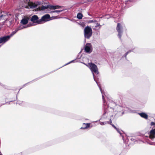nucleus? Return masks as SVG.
Masks as SVG:
<instances>
[{
    "label": "nucleus",
    "instance_id": "obj_22",
    "mask_svg": "<svg viewBox=\"0 0 155 155\" xmlns=\"http://www.w3.org/2000/svg\"><path fill=\"white\" fill-rule=\"evenodd\" d=\"M25 7L26 8H28V6H26V7Z\"/></svg>",
    "mask_w": 155,
    "mask_h": 155
},
{
    "label": "nucleus",
    "instance_id": "obj_8",
    "mask_svg": "<svg viewBox=\"0 0 155 155\" xmlns=\"http://www.w3.org/2000/svg\"><path fill=\"white\" fill-rule=\"evenodd\" d=\"M38 17L36 15H34L31 18V20L33 22L37 23L38 24Z\"/></svg>",
    "mask_w": 155,
    "mask_h": 155
},
{
    "label": "nucleus",
    "instance_id": "obj_7",
    "mask_svg": "<svg viewBox=\"0 0 155 155\" xmlns=\"http://www.w3.org/2000/svg\"><path fill=\"white\" fill-rule=\"evenodd\" d=\"M9 38L10 37L9 36H6L0 38V44L5 43L8 40Z\"/></svg>",
    "mask_w": 155,
    "mask_h": 155
},
{
    "label": "nucleus",
    "instance_id": "obj_10",
    "mask_svg": "<svg viewBox=\"0 0 155 155\" xmlns=\"http://www.w3.org/2000/svg\"><path fill=\"white\" fill-rule=\"evenodd\" d=\"M91 45L90 44L88 43L86 44L85 47V51L87 52H90L91 50Z\"/></svg>",
    "mask_w": 155,
    "mask_h": 155
},
{
    "label": "nucleus",
    "instance_id": "obj_18",
    "mask_svg": "<svg viewBox=\"0 0 155 155\" xmlns=\"http://www.w3.org/2000/svg\"><path fill=\"white\" fill-rule=\"evenodd\" d=\"M52 12H61V11H59V10H55V11H52Z\"/></svg>",
    "mask_w": 155,
    "mask_h": 155
},
{
    "label": "nucleus",
    "instance_id": "obj_21",
    "mask_svg": "<svg viewBox=\"0 0 155 155\" xmlns=\"http://www.w3.org/2000/svg\"><path fill=\"white\" fill-rule=\"evenodd\" d=\"M112 125V126H113V127H114V128H115V129H116V127L115 126H114L113 125Z\"/></svg>",
    "mask_w": 155,
    "mask_h": 155
},
{
    "label": "nucleus",
    "instance_id": "obj_3",
    "mask_svg": "<svg viewBox=\"0 0 155 155\" xmlns=\"http://www.w3.org/2000/svg\"><path fill=\"white\" fill-rule=\"evenodd\" d=\"M61 7V6L58 5L54 6V5H48L46 6H42L39 8L40 10H43L45 9L48 8H49L51 9H55L58 8H59Z\"/></svg>",
    "mask_w": 155,
    "mask_h": 155
},
{
    "label": "nucleus",
    "instance_id": "obj_2",
    "mask_svg": "<svg viewBox=\"0 0 155 155\" xmlns=\"http://www.w3.org/2000/svg\"><path fill=\"white\" fill-rule=\"evenodd\" d=\"M85 37L87 38H89L92 35V29L90 27L88 26H86L84 30Z\"/></svg>",
    "mask_w": 155,
    "mask_h": 155
},
{
    "label": "nucleus",
    "instance_id": "obj_1",
    "mask_svg": "<svg viewBox=\"0 0 155 155\" xmlns=\"http://www.w3.org/2000/svg\"><path fill=\"white\" fill-rule=\"evenodd\" d=\"M12 15L10 14H6L4 12H1L0 15V21H2L4 23H5L7 20H10L11 19L12 16L10 18Z\"/></svg>",
    "mask_w": 155,
    "mask_h": 155
},
{
    "label": "nucleus",
    "instance_id": "obj_20",
    "mask_svg": "<svg viewBox=\"0 0 155 155\" xmlns=\"http://www.w3.org/2000/svg\"><path fill=\"white\" fill-rule=\"evenodd\" d=\"M155 124V123L153 122H152L151 123V125H154Z\"/></svg>",
    "mask_w": 155,
    "mask_h": 155
},
{
    "label": "nucleus",
    "instance_id": "obj_13",
    "mask_svg": "<svg viewBox=\"0 0 155 155\" xmlns=\"http://www.w3.org/2000/svg\"><path fill=\"white\" fill-rule=\"evenodd\" d=\"M28 22V19L27 18L23 19L21 21V23L23 25H25Z\"/></svg>",
    "mask_w": 155,
    "mask_h": 155
},
{
    "label": "nucleus",
    "instance_id": "obj_6",
    "mask_svg": "<svg viewBox=\"0 0 155 155\" xmlns=\"http://www.w3.org/2000/svg\"><path fill=\"white\" fill-rule=\"evenodd\" d=\"M88 65L91 71L94 72L98 73V69L97 66L94 64L89 63Z\"/></svg>",
    "mask_w": 155,
    "mask_h": 155
},
{
    "label": "nucleus",
    "instance_id": "obj_4",
    "mask_svg": "<svg viewBox=\"0 0 155 155\" xmlns=\"http://www.w3.org/2000/svg\"><path fill=\"white\" fill-rule=\"evenodd\" d=\"M50 16L48 14L45 15L43 16L41 18L38 20V24H41L43 22H45L49 20Z\"/></svg>",
    "mask_w": 155,
    "mask_h": 155
},
{
    "label": "nucleus",
    "instance_id": "obj_15",
    "mask_svg": "<svg viewBox=\"0 0 155 155\" xmlns=\"http://www.w3.org/2000/svg\"><path fill=\"white\" fill-rule=\"evenodd\" d=\"M82 14L81 13H79L77 15V17L79 19H81L82 17Z\"/></svg>",
    "mask_w": 155,
    "mask_h": 155
},
{
    "label": "nucleus",
    "instance_id": "obj_16",
    "mask_svg": "<svg viewBox=\"0 0 155 155\" xmlns=\"http://www.w3.org/2000/svg\"><path fill=\"white\" fill-rule=\"evenodd\" d=\"M84 124L86 125V127H84V128L81 127V129H85V128H87V127H88L90 126V125L88 124Z\"/></svg>",
    "mask_w": 155,
    "mask_h": 155
},
{
    "label": "nucleus",
    "instance_id": "obj_12",
    "mask_svg": "<svg viewBox=\"0 0 155 155\" xmlns=\"http://www.w3.org/2000/svg\"><path fill=\"white\" fill-rule=\"evenodd\" d=\"M94 25L95 26L94 28H93L94 29H96L97 28H99L101 26L99 23L96 22L94 23Z\"/></svg>",
    "mask_w": 155,
    "mask_h": 155
},
{
    "label": "nucleus",
    "instance_id": "obj_19",
    "mask_svg": "<svg viewBox=\"0 0 155 155\" xmlns=\"http://www.w3.org/2000/svg\"><path fill=\"white\" fill-rule=\"evenodd\" d=\"M20 29L18 28L16 29L14 31L15 33H16Z\"/></svg>",
    "mask_w": 155,
    "mask_h": 155
},
{
    "label": "nucleus",
    "instance_id": "obj_17",
    "mask_svg": "<svg viewBox=\"0 0 155 155\" xmlns=\"http://www.w3.org/2000/svg\"><path fill=\"white\" fill-rule=\"evenodd\" d=\"M95 21H96L94 20V21H93V20H90V21H88V23H91V22H94Z\"/></svg>",
    "mask_w": 155,
    "mask_h": 155
},
{
    "label": "nucleus",
    "instance_id": "obj_11",
    "mask_svg": "<svg viewBox=\"0 0 155 155\" xmlns=\"http://www.w3.org/2000/svg\"><path fill=\"white\" fill-rule=\"evenodd\" d=\"M28 6H29L31 8H35L37 6V5L35 3L31 2H28Z\"/></svg>",
    "mask_w": 155,
    "mask_h": 155
},
{
    "label": "nucleus",
    "instance_id": "obj_9",
    "mask_svg": "<svg viewBox=\"0 0 155 155\" xmlns=\"http://www.w3.org/2000/svg\"><path fill=\"white\" fill-rule=\"evenodd\" d=\"M149 137L151 139H153L155 137V129L150 131Z\"/></svg>",
    "mask_w": 155,
    "mask_h": 155
},
{
    "label": "nucleus",
    "instance_id": "obj_14",
    "mask_svg": "<svg viewBox=\"0 0 155 155\" xmlns=\"http://www.w3.org/2000/svg\"><path fill=\"white\" fill-rule=\"evenodd\" d=\"M139 115L142 117L144 118L145 119H147L148 117V116L145 113H140L139 114Z\"/></svg>",
    "mask_w": 155,
    "mask_h": 155
},
{
    "label": "nucleus",
    "instance_id": "obj_5",
    "mask_svg": "<svg viewBox=\"0 0 155 155\" xmlns=\"http://www.w3.org/2000/svg\"><path fill=\"white\" fill-rule=\"evenodd\" d=\"M116 29L118 33V37L120 38H121V33L123 32V31L122 27L120 23H117Z\"/></svg>",
    "mask_w": 155,
    "mask_h": 155
}]
</instances>
